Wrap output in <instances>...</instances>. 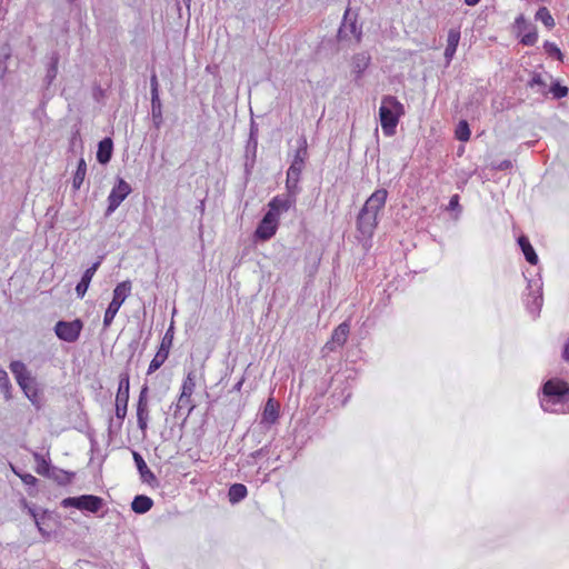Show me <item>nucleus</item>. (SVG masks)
Segmentation results:
<instances>
[{"label":"nucleus","instance_id":"cd10ccee","mask_svg":"<svg viewBox=\"0 0 569 569\" xmlns=\"http://www.w3.org/2000/svg\"><path fill=\"white\" fill-rule=\"evenodd\" d=\"M73 477H74L73 472L62 470L58 467H52V469L50 470V473L48 475V478L53 479L57 483L62 485V486L70 483L71 480L73 479Z\"/></svg>","mask_w":569,"mask_h":569},{"label":"nucleus","instance_id":"f8f14e48","mask_svg":"<svg viewBox=\"0 0 569 569\" xmlns=\"http://www.w3.org/2000/svg\"><path fill=\"white\" fill-rule=\"evenodd\" d=\"M148 391V386L144 385L140 390L137 403V422L142 433H146L149 421Z\"/></svg>","mask_w":569,"mask_h":569},{"label":"nucleus","instance_id":"ea45409f","mask_svg":"<svg viewBox=\"0 0 569 569\" xmlns=\"http://www.w3.org/2000/svg\"><path fill=\"white\" fill-rule=\"evenodd\" d=\"M29 513L33 518L36 526H37L38 530L41 532V535L49 536V532L47 530L42 529V520L46 518L47 512L44 511L43 515L41 516V518H39L36 510L33 508H29Z\"/></svg>","mask_w":569,"mask_h":569},{"label":"nucleus","instance_id":"4c0bfd02","mask_svg":"<svg viewBox=\"0 0 569 569\" xmlns=\"http://www.w3.org/2000/svg\"><path fill=\"white\" fill-rule=\"evenodd\" d=\"M460 30L458 28H451L448 32L447 47L456 48L459 44Z\"/></svg>","mask_w":569,"mask_h":569},{"label":"nucleus","instance_id":"a19ab883","mask_svg":"<svg viewBox=\"0 0 569 569\" xmlns=\"http://www.w3.org/2000/svg\"><path fill=\"white\" fill-rule=\"evenodd\" d=\"M543 48L548 54L556 57L558 60H562V53L553 42L546 41Z\"/></svg>","mask_w":569,"mask_h":569},{"label":"nucleus","instance_id":"b1692460","mask_svg":"<svg viewBox=\"0 0 569 569\" xmlns=\"http://www.w3.org/2000/svg\"><path fill=\"white\" fill-rule=\"evenodd\" d=\"M153 506V501L150 497L144 495H138L131 502V509L138 515L148 512Z\"/></svg>","mask_w":569,"mask_h":569},{"label":"nucleus","instance_id":"79ce46f5","mask_svg":"<svg viewBox=\"0 0 569 569\" xmlns=\"http://www.w3.org/2000/svg\"><path fill=\"white\" fill-rule=\"evenodd\" d=\"M537 40H538V33H537L536 28H533L531 31H529L522 36L520 42L523 46H533L537 42Z\"/></svg>","mask_w":569,"mask_h":569},{"label":"nucleus","instance_id":"393cba45","mask_svg":"<svg viewBox=\"0 0 569 569\" xmlns=\"http://www.w3.org/2000/svg\"><path fill=\"white\" fill-rule=\"evenodd\" d=\"M11 372L13 373L18 385L26 380H29L32 376L30 371L27 369L26 365L22 361L14 360L9 366Z\"/></svg>","mask_w":569,"mask_h":569},{"label":"nucleus","instance_id":"2eb2a0df","mask_svg":"<svg viewBox=\"0 0 569 569\" xmlns=\"http://www.w3.org/2000/svg\"><path fill=\"white\" fill-rule=\"evenodd\" d=\"M387 197L388 191L386 189H378L367 199L361 209L378 214L385 207Z\"/></svg>","mask_w":569,"mask_h":569},{"label":"nucleus","instance_id":"f3484780","mask_svg":"<svg viewBox=\"0 0 569 569\" xmlns=\"http://www.w3.org/2000/svg\"><path fill=\"white\" fill-rule=\"evenodd\" d=\"M350 327L347 322L340 323L332 332L331 340L325 346L328 351H333L336 347H342L349 336Z\"/></svg>","mask_w":569,"mask_h":569},{"label":"nucleus","instance_id":"a211bd4d","mask_svg":"<svg viewBox=\"0 0 569 569\" xmlns=\"http://www.w3.org/2000/svg\"><path fill=\"white\" fill-rule=\"evenodd\" d=\"M258 138L249 137L244 150V171L251 172L257 159Z\"/></svg>","mask_w":569,"mask_h":569},{"label":"nucleus","instance_id":"3c124183","mask_svg":"<svg viewBox=\"0 0 569 569\" xmlns=\"http://www.w3.org/2000/svg\"><path fill=\"white\" fill-rule=\"evenodd\" d=\"M266 453H267V447H263V448H260L259 450H256L254 452H252L251 457L256 459V458H259V457H261V456H263Z\"/></svg>","mask_w":569,"mask_h":569},{"label":"nucleus","instance_id":"473e14b6","mask_svg":"<svg viewBox=\"0 0 569 569\" xmlns=\"http://www.w3.org/2000/svg\"><path fill=\"white\" fill-rule=\"evenodd\" d=\"M196 388V373L194 371H190L186 379L183 380L181 393H183V397L186 396H192Z\"/></svg>","mask_w":569,"mask_h":569},{"label":"nucleus","instance_id":"2f4dec72","mask_svg":"<svg viewBox=\"0 0 569 569\" xmlns=\"http://www.w3.org/2000/svg\"><path fill=\"white\" fill-rule=\"evenodd\" d=\"M33 458L37 462V468H36L37 473L48 477V475L50 473V470L52 469L53 466H50V462L47 461L40 453L36 452L33 455Z\"/></svg>","mask_w":569,"mask_h":569},{"label":"nucleus","instance_id":"a878e982","mask_svg":"<svg viewBox=\"0 0 569 569\" xmlns=\"http://www.w3.org/2000/svg\"><path fill=\"white\" fill-rule=\"evenodd\" d=\"M518 243L525 254V258L526 260L530 263V264H537L538 262V256L535 251V249L532 248L529 239L526 237V236H520L518 238Z\"/></svg>","mask_w":569,"mask_h":569},{"label":"nucleus","instance_id":"6e6d98bb","mask_svg":"<svg viewBox=\"0 0 569 569\" xmlns=\"http://www.w3.org/2000/svg\"><path fill=\"white\" fill-rule=\"evenodd\" d=\"M480 0H465L467 6L473 7L479 3Z\"/></svg>","mask_w":569,"mask_h":569},{"label":"nucleus","instance_id":"c85d7f7f","mask_svg":"<svg viewBox=\"0 0 569 569\" xmlns=\"http://www.w3.org/2000/svg\"><path fill=\"white\" fill-rule=\"evenodd\" d=\"M87 173V163L83 158H80L78 161L77 170L73 174L72 179V188L73 190H79L84 181Z\"/></svg>","mask_w":569,"mask_h":569},{"label":"nucleus","instance_id":"864d4df0","mask_svg":"<svg viewBox=\"0 0 569 569\" xmlns=\"http://www.w3.org/2000/svg\"><path fill=\"white\" fill-rule=\"evenodd\" d=\"M516 24L518 26V28H521V27H526V20L523 18V16H519L517 19H516Z\"/></svg>","mask_w":569,"mask_h":569},{"label":"nucleus","instance_id":"ddd939ff","mask_svg":"<svg viewBox=\"0 0 569 569\" xmlns=\"http://www.w3.org/2000/svg\"><path fill=\"white\" fill-rule=\"evenodd\" d=\"M169 333L170 330H168L167 333L164 335L156 356L151 360L147 372L148 375H151L154 371H157L168 359L169 350L172 343V336H170Z\"/></svg>","mask_w":569,"mask_h":569},{"label":"nucleus","instance_id":"20e7f679","mask_svg":"<svg viewBox=\"0 0 569 569\" xmlns=\"http://www.w3.org/2000/svg\"><path fill=\"white\" fill-rule=\"evenodd\" d=\"M131 281L126 280L116 286L113 289V297L111 302L109 303L104 317H103V328L107 329L112 323L116 315L118 313L120 307L126 301L128 296L131 292Z\"/></svg>","mask_w":569,"mask_h":569},{"label":"nucleus","instance_id":"4468645a","mask_svg":"<svg viewBox=\"0 0 569 569\" xmlns=\"http://www.w3.org/2000/svg\"><path fill=\"white\" fill-rule=\"evenodd\" d=\"M378 214L365 211L363 209L360 210L358 217H357V229L358 231L366 238H371L377 226Z\"/></svg>","mask_w":569,"mask_h":569},{"label":"nucleus","instance_id":"e433bc0d","mask_svg":"<svg viewBox=\"0 0 569 569\" xmlns=\"http://www.w3.org/2000/svg\"><path fill=\"white\" fill-rule=\"evenodd\" d=\"M470 129H469V124L466 120H461L458 126H457V129H456V137L458 140L460 141H468L469 138H470Z\"/></svg>","mask_w":569,"mask_h":569},{"label":"nucleus","instance_id":"f03ea898","mask_svg":"<svg viewBox=\"0 0 569 569\" xmlns=\"http://www.w3.org/2000/svg\"><path fill=\"white\" fill-rule=\"evenodd\" d=\"M405 113L403 104L393 96H385L379 108V119L382 131L391 137L396 133V128L400 117Z\"/></svg>","mask_w":569,"mask_h":569},{"label":"nucleus","instance_id":"13d9d810","mask_svg":"<svg viewBox=\"0 0 569 569\" xmlns=\"http://www.w3.org/2000/svg\"><path fill=\"white\" fill-rule=\"evenodd\" d=\"M112 425H113V420H112V419H110V426H109V430H110V431H111Z\"/></svg>","mask_w":569,"mask_h":569},{"label":"nucleus","instance_id":"bb28decb","mask_svg":"<svg viewBox=\"0 0 569 569\" xmlns=\"http://www.w3.org/2000/svg\"><path fill=\"white\" fill-rule=\"evenodd\" d=\"M151 116L156 129H159L163 122L162 103L159 96H151Z\"/></svg>","mask_w":569,"mask_h":569},{"label":"nucleus","instance_id":"72a5a7b5","mask_svg":"<svg viewBox=\"0 0 569 569\" xmlns=\"http://www.w3.org/2000/svg\"><path fill=\"white\" fill-rule=\"evenodd\" d=\"M538 291H541V284L537 286ZM542 306V295L539 292L537 296L532 298V301L527 302V308L530 313L537 317L540 312Z\"/></svg>","mask_w":569,"mask_h":569},{"label":"nucleus","instance_id":"f704fd0d","mask_svg":"<svg viewBox=\"0 0 569 569\" xmlns=\"http://www.w3.org/2000/svg\"><path fill=\"white\" fill-rule=\"evenodd\" d=\"M11 388V382L9 380L7 371L0 368V390L3 392L4 398L7 400H10L12 398Z\"/></svg>","mask_w":569,"mask_h":569},{"label":"nucleus","instance_id":"4d7b16f0","mask_svg":"<svg viewBox=\"0 0 569 569\" xmlns=\"http://www.w3.org/2000/svg\"><path fill=\"white\" fill-rule=\"evenodd\" d=\"M510 166H511V162H510V161H508V160H506V161H503V162L499 166V168H500V169H508Z\"/></svg>","mask_w":569,"mask_h":569},{"label":"nucleus","instance_id":"680f3d73","mask_svg":"<svg viewBox=\"0 0 569 569\" xmlns=\"http://www.w3.org/2000/svg\"><path fill=\"white\" fill-rule=\"evenodd\" d=\"M0 569H4L2 566H0Z\"/></svg>","mask_w":569,"mask_h":569},{"label":"nucleus","instance_id":"a18cd8bd","mask_svg":"<svg viewBox=\"0 0 569 569\" xmlns=\"http://www.w3.org/2000/svg\"><path fill=\"white\" fill-rule=\"evenodd\" d=\"M529 87L533 88L536 86L538 87H541V88H545L546 87V82L543 81V79L541 78L540 74L536 73L532 79L529 81Z\"/></svg>","mask_w":569,"mask_h":569},{"label":"nucleus","instance_id":"09e8293b","mask_svg":"<svg viewBox=\"0 0 569 569\" xmlns=\"http://www.w3.org/2000/svg\"><path fill=\"white\" fill-rule=\"evenodd\" d=\"M456 51H457L456 48L446 47V49H445V58L447 59L448 62L451 61V59L453 58Z\"/></svg>","mask_w":569,"mask_h":569},{"label":"nucleus","instance_id":"4be33fe9","mask_svg":"<svg viewBox=\"0 0 569 569\" xmlns=\"http://www.w3.org/2000/svg\"><path fill=\"white\" fill-rule=\"evenodd\" d=\"M370 61L371 57L367 52H360L352 57V72L356 74V80L362 77Z\"/></svg>","mask_w":569,"mask_h":569},{"label":"nucleus","instance_id":"58836bf2","mask_svg":"<svg viewBox=\"0 0 569 569\" xmlns=\"http://www.w3.org/2000/svg\"><path fill=\"white\" fill-rule=\"evenodd\" d=\"M549 91L552 93L555 99H561L568 94V88L559 82L552 83Z\"/></svg>","mask_w":569,"mask_h":569},{"label":"nucleus","instance_id":"dca6fc26","mask_svg":"<svg viewBox=\"0 0 569 569\" xmlns=\"http://www.w3.org/2000/svg\"><path fill=\"white\" fill-rule=\"evenodd\" d=\"M132 457H133L134 463L137 466V469L139 471L141 480L143 482H147L148 485H150L152 487L158 486L159 482H158L157 477L149 469V467L147 466V463H146L144 459L142 458V456L139 452L133 451L132 452Z\"/></svg>","mask_w":569,"mask_h":569},{"label":"nucleus","instance_id":"bf43d9fd","mask_svg":"<svg viewBox=\"0 0 569 569\" xmlns=\"http://www.w3.org/2000/svg\"><path fill=\"white\" fill-rule=\"evenodd\" d=\"M42 525H44V519L42 520ZM42 529L46 530V526H42Z\"/></svg>","mask_w":569,"mask_h":569},{"label":"nucleus","instance_id":"39448f33","mask_svg":"<svg viewBox=\"0 0 569 569\" xmlns=\"http://www.w3.org/2000/svg\"><path fill=\"white\" fill-rule=\"evenodd\" d=\"M104 505L102 498L93 495H82L79 497H69L62 500L61 506L64 508H77L92 513H97Z\"/></svg>","mask_w":569,"mask_h":569},{"label":"nucleus","instance_id":"c9c22d12","mask_svg":"<svg viewBox=\"0 0 569 569\" xmlns=\"http://www.w3.org/2000/svg\"><path fill=\"white\" fill-rule=\"evenodd\" d=\"M536 19L540 20L547 28L555 26V20L546 7H541L536 12Z\"/></svg>","mask_w":569,"mask_h":569},{"label":"nucleus","instance_id":"7c9ffc66","mask_svg":"<svg viewBox=\"0 0 569 569\" xmlns=\"http://www.w3.org/2000/svg\"><path fill=\"white\" fill-rule=\"evenodd\" d=\"M58 63H59V54L57 52H53L50 59V64L47 70L46 74V82L48 86L52 83V81L56 79L58 74Z\"/></svg>","mask_w":569,"mask_h":569},{"label":"nucleus","instance_id":"1a4fd4ad","mask_svg":"<svg viewBox=\"0 0 569 569\" xmlns=\"http://www.w3.org/2000/svg\"><path fill=\"white\" fill-rule=\"evenodd\" d=\"M361 29L357 26V17L351 18V10L347 9L343 16V21L338 30V38L340 40L349 39L355 37L359 43L361 40Z\"/></svg>","mask_w":569,"mask_h":569},{"label":"nucleus","instance_id":"7ed1b4c3","mask_svg":"<svg viewBox=\"0 0 569 569\" xmlns=\"http://www.w3.org/2000/svg\"><path fill=\"white\" fill-rule=\"evenodd\" d=\"M307 157V140L302 138L296 151L292 163L287 171L286 188L289 192H299L298 182Z\"/></svg>","mask_w":569,"mask_h":569},{"label":"nucleus","instance_id":"603ef678","mask_svg":"<svg viewBox=\"0 0 569 569\" xmlns=\"http://www.w3.org/2000/svg\"><path fill=\"white\" fill-rule=\"evenodd\" d=\"M562 358L565 361H569V340L565 345V348L562 351Z\"/></svg>","mask_w":569,"mask_h":569},{"label":"nucleus","instance_id":"9d476101","mask_svg":"<svg viewBox=\"0 0 569 569\" xmlns=\"http://www.w3.org/2000/svg\"><path fill=\"white\" fill-rule=\"evenodd\" d=\"M298 192H287L286 196H276L269 202V211L274 216V218L279 219V216L283 212H287L292 206L296 203V197Z\"/></svg>","mask_w":569,"mask_h":569},{"label":"nucleus","instance_id":"6e6552de","mask_svg":"<svg viewBox=\"0 0 569 569\" xmlns=\"http://www.w3.org/2000/svg\"><path fill=\"white\" fill-rule=\"evenodd\" d=\"M129 401V377L126 375L120 379L118 392L116 396V417L119 420L118 429L122 426V420L127 416Z\"/></svg>","mask_w":569,"mask_h":569},{"label":"nucleus","instance_id":"052dcab7","mask_svg":"<svg viewBox=\"0 0 569 569\" xmlns=\"http://www.w3.org/2000/svg\"><path fill=\"white\" fill-rule=\"evenodd\" d=\"M67 1H68V2H70V3H72V2H74L76 0H67Z\"/></svg>","mask_w":569,"mask_h":569},{"label":"nucleus","instance_id":"37998d69","mask_svg":"<svg viewBox=\"0 0 569 569\" xmlns=\"http://www.w3.org/2000/svg\"><path fill=\"white\" fill-rule=\"evenodd\" d=\"M186 407H188V413H190L193 410L194 405L191 403L190 396L183 397V393H181L178 399V402H177V410L186 408Z\"/></svg>","mask_w":569,"mask_h":569},{"label":"nucleus","instance_id":"6ab92c4d","mask_svg":"<svg viewBox=\"0 0 569 569\" xmlns=\"http://www.w3.org/2000/svg\"><path fill=\"white\" fill-rule=\"evenodd\" d=\"M100 263H101V259L98 260L97 262H94L90 268H88L83 272L80 281L76 286V292H77V296L79 298H83L84 297V295H86V292H87V290H88V288L90 286V282H91L96 271L98 270Z\"/></svg>","mask_w":569,"mask_h":569},{"label":"nucleus","instance_id":"de8ad7c7","mask_svg":"<svg viewBox=\"0 0 569 569\" xmlns=\"http://www.w3.org/2000/svg\"><path fill=\"white\" fill-rule=\"evenodd\" d=\"M448 208L450 210H456L457 208H459V196L458 194H453L451 198H450V201H449V206Z\"/></svg>","mask_w":569,"mask_h":569},{"label":"nucleus","instance_id":"5701e85b","mask_svg":"<svg viewBox=\"0 0 569 569\" xmlns=\"http://www.w3.org/2000/svg\"><path fill=\"white\" fill-rule=\"evenodd\" d=\"M279 418V407L273 401V399H269L264 406L262 418L260 423H266L267 426L273 425Z\"/></svg>","mask_w":569,"mask_h":569},{"label":"nucleus","instance_id":"5fc2aeb1","mask_svg":"<svg viewBox=\"0 0 569 569\" xmlns=\"http://www.w3.org/2000/svg\"><path fill=\"white\" fill-rule=\"evenodd\" d=\"M244 381V378L242 377L233 387V390L234 391H240L241 387H242V383Z\"/></svg>","mask_w":569,"mask_h":569},{"label":"nucleus","instance_id":"423d86ee","mask_svg":"<svg viewBox=\"0 0 569 569\" xmlns=\"http://www.w3.org/2000/svg\"><path fill=\"white\" fill-rule=\"evenodd\" d=\"M83 323L80 319L73 321L60 320L54 326V332L59 339L67 342H74L79 339Z\"/></svg>","mask_w":569,"mask_h":569},{"label":"nucleus","instance_id":"8fccbe9b","mask_svg":"<svg viewBox=\"0 0 569 569\" xmlns=\"http://www.w3.org/2000/svg\"><path fill=\"white\" fill-rule=\"evenodd\" d=\"M257 136H258V127L254 123V121H251L249 137L257 138Z\"/></svg>","mask_w":569,"mask_h":569},{"label":"nucleus","instance_id":"9b49d317","mask_svg":"<svg viewBox=\"0 0 569 569\" xmlns=\"http://www.w3.org/2000/svg\"><path fill=\"white\" fill-rule=\"evenodd\" d=\"M279 219L267 212L254 231L256 238L262 241L269 240L276 234Z\"/></svg>","mask_w":569,"mask_h":569},{"label":"nucleus","instance_id":"c03bdc74","mask_svg":"<svg viewBox=\"0 0 569 569\" xmlns=\"http://www.w3.org/2000/svg\"><path fill=\"white\" fill-rule=\"evenodd\" d=\"M151 96H159V82L156 73L150 77Z\"/></svg>","mask_w":569,"mask_h":569},{"label":"nucleus","instance_id":"c756f323","mask_svg":"<svg viewBox=\"0 0 569 569\" xmlns=\"http://www.w3.org/2000/svg\"><path fill=\"white\" fill-rule=\"evenodd\" d=\"M248 493L247 487L242 483H233L229 488L228 497L231 503H237L246 498Z\"/></svg>","mask_w":569,"mask_h":569},{"label":"nucleus","instance_id":"aec40b11","mask_svg":"<svg viewBox=\"0 0 569 569\" xmlns=\"http://www.w3.org/2000/svg\"><path fill=\"white\" fill-rule=\"evenodd\" d=\"M19 387L22 389L26 397L37 407L41 406L39 390L37 388V382L33 377L23 382L20 381Z\"/></svg>","mask_w":569,"mask_h":569},{"label":"nucleus","instance_id":"49530a36","mask_svg":"<svg viewBox=\"0 0 569 569\" xmlns=\"http://www.w3.org/2000/svg\"><path fill=\"white\" fill-rule=\"evenodd\" d=\"M14 472L20 477V479L23 481V483L31 485V486L36 485L37 478L34 476H32L30 473L21 475V473H18L16 470H14Z\"/></svg>","mask_w":569,"mask_h":569},{"label":"nucleus","instance_id":"f257e3e1","mask_svg":"<svg viewBox=\"0 0 569 569\" xmlns=\"http://www.w3.org/2000/svg\"><path fill=\"white\" fill-rule=\"evenodd\" d=\"M540 405L547 412H569V385L560 379L546 381L542 387Z\"/></svg>","mask_w":569,"mask_h":569},{"label":"nucleus","instance_id":"412c9836","mask_svg":"<svg viewBox=\"0 0 569 569\" xmlns=\"http://www.w3.org/2000/svg\"><path fill=\"white\" fill-rule=\"evenodd\" d=\"M113 141L107 137L98 143L97 160L101 164H107L112 157Z\"/></svg>","mask_w":569,"mask_h":569},{"label":"nucleus","instance_id":"0eeeda50","mask_svg":"<svg viewBox=\"0 0 569 569\" xmlns=\"http://www.w3.org/2000/svg\"><path fill=\"white\" fill-rule=\"evenodd\" d=\"M131 187L122 178L117 179L116 186L112 188L108 197V208L106 210V217H109L120 203L130 194Z\"/></svg>","mask_w":569,"mask_h":569}]
</instances>
